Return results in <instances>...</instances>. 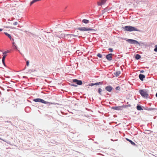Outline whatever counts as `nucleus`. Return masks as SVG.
<instances>
[{"label": "nucleus", "mask_w": 157, "mask_h": 157, "mask_svg": "<svg viewBox=\"0 0 157 157\" xmlns=\"http://www.w3.org/2000/svg\"><path fill=\"white\" fill-rule=\"evenodd\" d=\"M115 59L113 57H112V60H114Z\"/></svg>", "instance_id": "nucleus-47"}, {"label": "nucleus", "mask_w": 157, "mask_h": 157, "mask_svg": "<svg viewBox=\"0 0 157 157\" xmlns=\"http://www.w3.org/2000/svg\"><path fill=\"white\" fill-rule=\"evenodd\" d=\"M82 22L85 24H88L90 22V21L87 19H83L82 21Z\"/></svg>", "instance_id": "nucleus-18"}, {"label": "nucleus", "mask_w": 157, "mask_h": 157, "mask_svg": "<svg viewBox=\"0 0 157 157\" xmlns=\"http://www.w3.org/2000/svg\"><path fill=\"white\" fill-rule=\"evenodd\" d=\"M32 67H33L34 68V69L32 68L31 69H30V72H35V71L36 72V71H37L38 69L36 67V65H35L34 64L33 65Z\"/></svg>", "instance_id": "nucleus-13"}, {"label": "nucleus", "mask_w": 157, "mask_h": 157, "mask_svg": "<svg viewBox=\"0 0 157 157\" xmlns=\"http://www.w3.org/2000/svg\"><path fill=\"white\" fill-rule=\"evenodd\" d=\"M148 108L147 107H144V106L143 110L144 109V110H148Z\"/></svg>", "instance_id": "nucleus-39"}, {"label": "nucleus", "mask_w": 157, "mask_h": 157, "mask_svg": "<svg viewBox=\"0 0 157 157\" xmlns=\"http://www.w3.org/2000/svg\"><path fill=\"white\" fill-rule=\"evenodd\" d=\"M85 85L86 86H94V83H90L88 84H87L86 83L85 84Z\"/></svg>", "instance_id": "nucleus-26"}, {"label": "nucleus", "mask_w": 157, "mask_h": 157, "mask_svg": "<svg viewBox=\"0 0 157 157\" xmlns=\"http://www.w3.org/2000/svg\"><path fill=\"white\" fill-rule=\"evenodd\" d=\"M131 106V105L130 104L124 105L121 106L122 109H123L126 108L128 107H130Z\"/></svg>", "instance_id": "nucleus-21"}, {"label": "nucleus", "mask_w": 157, "mask_h": 157, "mask_svg": "<svg viewBox=\"0 0 157 157\" xmlns=\"http://www.w3.org/2000/svg\"><path fill=\"white\" fill-rule=\"evenodd\" d=\"M30 103H32V102L31 101H30Z\"/></svg>", "instance_id": "nucleus-51"}, {"label": "nucleus", "mask_w": 157, "mask_h": 157, "mask_svg": "<svg viewBox=\"0 0 157 157\" xmlns=\"http://www.w3.org/2000/svg\"><path fill=\"white\" fill-rule=\"evenodd\" d=\"M25 111L27 113H29V107L27 106L25 108Z\"/></svg>", "instance_id": "nucleus-25"}, {"label": "nucleus", "mask_w": 157, "mask_h": 157, "mask_svg": "<svg viewBox=\"0 0 157 157\" xmlns=\"http://www.w3.org/2000/svg\"><path fill=\"white\" fill-rule=\"evenodd\" d=\"M0 140H2L1 138H0Z\"/></svg>", "instance_id": "nucleus-54"}, {"label": "nucleus", "mask_w": 157, "mask_h": 157, "mask_svg": "<svg viewBox=\"0 0 157 157\" xmlns=\"http://www.w3.org/2000/svg\"><path fill=\"white\" fill-rule=\"evenodd\" d=\"M139 77L140 80L143 81L145 78V75L144 74H140L139 75Z\"/></svg>", "instance_id": "nucleus-14"}, {"label": "nucleus", "mask_w": 157, "mask_h": 157, "mask_svg": "<svg viewBox=\"0 0 157 157\" xmlns=\"http://www.w3.org/2000/svg\"><path fill=\"white\" fill-rule=\"evenodd\" d=\"M2 63H3V65L5 66V67H6V64H5V60H4V61H2Z\"/></svg>", "instance_id": "nucleus-38"}, {"label": "nucleus", "mask_w": 157, "mask_h": 157, "mask_svg": "<svg viewBox=\"0 0 157 157\" xmlns=\"http://www.w3.org/2000/svg\"><path fill=\"white\" fill-rule=\"evenodd\" d=\"M6 55H3L2 58V61L5 60V59L6 58Z\"/></svg>", "instance_id": "nucleus-37"}, {"label": "nucleus", "mask_w": 157, "mask_h": 157, "mask_svg": "<svg viewBox=\"0 0 157 157\" xmlns=\"http://www.w3.org/2000/svg\"><path fill=\"white\" fill-rule=\"evenodd\" d=\"M3 141L7 143L8 144H9V143L10 142L9 141H7V140H3L2 139V140Z\"/></svg>", "instance_id": "nucleus-40"}, {"label": "nucleus", "mask_w": 157, "mask_h": 157, "mask_svg": "<svg viewBox=\"0 0 157 157\" xmlns=\"http://www.w3.org/2000/svg\"><path fill=\"white\" fill-rule=\"evenodd\" d=\"M79 51V50H77V52Z\"/></svg>", "instance_id": "nucleus-52"}, {"label": "nucleus", "mask_w": 157, "mask_h": 157, "mask_svg": "<svg viewBox=\"0 0 157 157\" xmlns=\"http://www.w3.org/2000/svg\"><path fill=\"white\" fill-rule=\"evenodd\" d=\"M156 109L155 108H148V111H154Z\"/></svg>", "instance_id": "nucleus-28"}, {"label": "nucleus", "mask_w": 157, "mask_h": 157, "mask_svg": "<svg viewBox=\"0 0 157 157\" xmlns=\"http://www.w3.org/2000/svg\"><path fill=\"white\" fill-rule=\"evenodd\" d=\"M71 81H72V82H73V83H76L77 85H84L86 83L85 82L82 81V80H79L77 79H72Z\"/></svg>", "instance_id": "nucleus-5"}, {"label": "nucleus", "mask_w": 157, "mask_h": 157, "mask_svg": "<svg viewBox=\"0 0 157 157\" xmlns=\"http://www.w3.org/2000/svg\"><path fill=\"white\" fill-rule=\"evenodd\" d=\"M108 50L111 52H113V49L112 48H108Z\"/></svg>", "instance_id": "nucleus-35"}, {"label": "nucleus", "mask_w": 157, "mask_h": 157, "mask_svg": "<svg viewBox=\"0 0 157 157\" xmlns=\"http://www.w3.org/2000/svg\"><path fill=\"white\" fill-rule=\"evenodd\" d=\"M107 0H99L97 2L98 5V6H102L104 5L107 2Z\"/></svg>", "instance_id": "nucleus-8"}, {"label": "nucleus", "mask_w": 157, "mask_h": 157, "mask_svg": "<svg viewBox=\"0 0 157 157\" xmlns=\"http://www.w3.org/2000/svg\"><path fill=\"white\" fill-rule=\"evenodd\" d=\"M30 99H31V97H30Z\"/></svg>", "instance_id": "nucleus-50"}, {"label": "nucleus", "mask_w": 157, "mask_h": 157, "mask_svg": "<svg viewBox=\"0 0 157 157\" xmlns=\"http://www.w3.org/2000/svg\"><path fill=\"white\" fill-rule=\"evenodd\" d=\"M120 38L122 40H126V41L130 44H136L137 45H139V46H140L141 44L143 45H144V43L143 42L141 41L139 42L138 41L134 39H127V38L124 37H120Z\"/></svg>", "instance_id": "nucleus-1"}, {"label": "nucleus", "mask_w": 157, "mask_h": 157, "mask_svg": "<svg viewBox=\"0 0 157 157\" xmlns=\"http://www.w3.org/2000/svg\"><path fill=\"white\" fill-rule=\"evenodd\" d=\"M9 52H10V51L9 50H8L7 51H5L3 53V55H6V56H7V55H6L7 53Z\"/></svg>", "instance_id": "nucleus-31"}, {"label": "nucleus", "mask_w": 157, "mask_h": 157, "mask_svg": "<svg viewBox=\"0 0 157 157\" xmlns=\"http://www.w3.org/2000/svg\"><path fill=\"white\" fill-rule=\"evenodd\" d=\"M29 60H27L26 62V65L27 66H29Z\"/></svg>", "instance_id": "nucleus-41"}, {"label": "nucleus", "mask_w": 157, "mask_h": 157, "mask_svg": "<svg viewBox=\"0 0 157 157\" xmlns=\"http://www.w3.org/2000/svg\"><path fill=\"white\" fill-rule=\"evenodd\" d=\"M84 87V88H85V87H86L87 86H86L85 85H82Z\"/></svg>", "instance_id": "nucleus-49"}, {"label": "nucleus", "mask_w": 157, "mask_h": 157, "mask_svg": "<svg viewBox=\"0 0 157 157\" xmlns=\"http://www.w3.org/2000/svg\"><path fill=\"white\" fill-rule=\"evenodd\" d=\"M139 93L141 96L144 98H147L149 95L147 91L144 89H140L139 90Z\"/></svg>", "instance_id": "nucleus-4"}, {"label": "nucleus", "mask_w": 157, "mask_h": 157, "mask_svg": "<svg viewBox=\"0 0 157 157\" xmlns=\"http://www.w3.org/2000/svg\"><path fill=\"white\" fill-rule=\"evenodd\" d=\"M119 56H121L120 57H117L116 58V59H120L121 57H122L123 56V55H118Z\"/></svg>", "instance_id": "nucleus-42"}, {"label": "nucleus", "mask_w": 157, "mask_h": 157, "mask_svg": "<svg viewBox=\"0 0 157 157\" xmlns=\"http://www.w3.org/2000/svg\"><path fill=\"white\" fill-rule=\"evenodd\" d=\"M95 142V143H97V144H98V143H97V142Z\"/></svg>", "instance_id": "nucleus-53"}, {"label": "nucleus", "mask_w": 157, "mask_h": 157, "mask_svg": "<svg viewBox=\"0 0 157 157\" xmlns=\"http://www.w3.org/2000/svg\"><path fill=\"white\" fill-rule=\"evenodd\" d=\"M154 51L155 52H157V45H155V46Z\"/></svg>", "instance_id": "nucleus-34"}, {"label": "nucleus", "mask_w": 157, "mask_h": 157, "mask_svg": "<svg viewBox=\"0 0 157 157\" xmlns=\"http://www.w3.org/2000/svg\"><path fill=\"white\" fill-rule=\"evenodd\" d=\"M27 101H29L28 100H27Z\"/></svg>", "instance_id": "nucleus-57"}, {"label": "nucleus", "mask_w": 157, "mask_h": 157, "mask_svg": "<svg viewBox=\"0 0 157 157\" xmlns=\"http://www.w3.org/2000/svg\"><path fill=\"white\" fill-rule=\"evenodd\" d=\"M4 34L6 36L8 37L11 40V36L10 34H9L7 32H4Z\"/></svg>", "instance_id": "nucleus-22"}, {"label": "nucleus", "mask_w": 157, "mask_h": 157, "mask_svg": "<svg viewBox=\"0 0 157 157\" xmlns=\"http://www.w3.org/2000/svg\"><path fill=\"white\" fill-rule=\"evenodd\" d=\"M114 55V54L110 53L106 55V59L109 61H111L112 60V56Z\"/></svg>", "instance_id": "nucleus-7"}, {"label": "nucleus", "mask_w": 157, "mask_h": 157, "mask_svg": "<svg viewBox=\"0 0 157 157\" xmlns=\"http://www.w3.org/2000/svg\"><path fill=\"white\" fill-rule=\"evenodd\" d=\"M115 89L117 90H119L120 89V87L119 86H117L116 87Z\"/></svg>", "instance_id": "nucleus-36"}, {"label": "nucleus", "mask_w": 157, "mask_h": 157, "mask_svg": "<svg viewBox=\"0 0 157 157\" xmlns=\"http://www.w3.org/2000/svg\"><path fill=\"white\" fill-rule=\"evenodd\" d=\"M107 8H105L104 9L102 10V14H103L105 13L107 11Z\"/></svg>", "instance_id": "nucleus-32"}, {"label": "nucleus", "mask_w": 157, "mask_h": 157, "mask_svg": "<svg viewBox=\"0 0 157 157\" xmlns=\"http://www.w3.org/2000/svg\"><path fill=\"white\" fill-rule=\"evenodd\" d=\"M143 108L144 106L139 104H138L136 106L137 109L139 111L143 110Z\"/></svg>", "instance_id": "nucleus-11"}, {"label": "nucleus", "mask_w": 157, "mask_h": 157, "mask_svg": "<svg viewBox=\"0 0 157 157\" xmlns=\"http://www.w3.org/2000/svg\"><path fill=\"white\" fill-rule=\"evenodd\" d=\"M71 83H70V85L71 86H74V87H77V85L76 84L73 83V82H72V81L71 82Z\"/></svg>", "instance_id": "nucleus-29"}, {"label": "nucleus", "mask_w": 157, "mask_h": 157, "mask_svg": "<svg viewBox=\"0 0 157 157\" xmlns=\"http://www.w3.org/2000/svg\"><path fill=\"white\" fill-rule=\"evenodd\" d=\"M3 30L2 29H0V32L2 31Z\"/></svg>", "instance_id": "nucleus-46"}, {"label": "nucleus", "mask_w": 157, "mask_h": 157, "mask_svg": "<svg viewBox=\"0 0 157 157\" xmlns=\"http://www.w3.org/2000/svg\"><path fill=\"white\" fill-rule=\"evenodd\" d=\"M30 33V35L31 34L34 37L36 38V37H38V36L36 34H33L31 32Z\"/></svg>", "instance_id": "nucleus-33"}, {"label": "nucleus", "mask_w": 157, "mask_h": 157, "mask_svg": "<svg viewBox=\"0 0 157 157\" xmlns=\"http://www.w3.org/2000/svg\"><path fill=\"white\" fill-rule=\"evenodd\" d=\"M144 72V70H142L140 71V73L141 74V73H143Z\"/></svg>", "instance_id": "nucleus-44"}, {"label": "nucleus", "mask_w": 157, "mask_h": 157, "mask_svg": "<svg viewBox=\"0 0 157 157\" xmlns=\"http://www.w3.org/2000/svg\"><path fill=\"white\" fill-rule=\"evenodd\" d=\"M92 31L93 32H95L96 31V30L94 29H93L92 28L88 27V31Z\"/></svg>", "instance_id": "nucleus-23"}, {"label": "nucleus", "mask_w": 157, "mask_h": 157, "mask_svg": "<svg viewBox=\"0 0 157 157\" xmlns=\"http://www.w3.org/2000/svg\"><path fill=\"white\" fill-rule=\"evenodd\" d=\"M67 36H69L70 38H71L72 37H77L78 36V35H74V34H67Z\"/></svg>", "instance_id": "nucleus-17"}, {"label": "nucleus", "mask_w": 157, "mask_h": 157, "mask_svg": "<svg viewBox=\"0 0 157 157\" xmlns=\"http://www.w3.org/2000/svg\"><path fill=\"white\" fill-rule=\"evenodd\" d=\"M33 101L35 102H40L43 104H46L48 106H49L51 104H52V102L46 101L44 99L40 98H34L33 100Z\"/></svg>", "instance_id": "nucleus-3"}, {"label": "nucleus", "mask_w": 157, "mask_h": 157, "mask_svg": "<svg viewBox=\"0 0 157 157\" xmlns=\"http://www.w3.org/2000/svg\"><path fill=\"white\" fill-rule=\"evenodd\" d=\"M97 56L99 58H102L103 56L102 54L98 53L97 54Z\"/></svg>", "instance_id": "nucleus-27"}, {"label": "nucleus", "mask_w": 157, "mask_h": 157, "mask_svg": "<svg viewBox=\"0 0 157 157\" xmlns=\"http://www.w3.org/2000/svg\"><path fill=\"white\" fill-rule=\"evenodd\" d=\"M18 24V23L17 22H14L13 23V25H17Z\"/></svg>", "instance_id": "nucleus-43"}, {"label": "nucleus", "mask_w": 157, "mask_h": 157, "mask_svg": "<svg viewBox=\"0 0 157 157\" xmlns=\"http://www.w3.org/2000/svg\"><path fill=\"white\" fill-rule=\"evenodd\" d=\"M12 40L14 41V39H12Z\"/></svg>", "instance_id": "nucleus-55"}, {"label": "nucleus", "mask_w": 157, "mask_h": 157, "mask_svg": "<svg viewBox=\"0 0 157 157\" xmlns=\"http://www.w3.org/2000/svg\"><path fill=\"white\" fill-rule=\"evenodd\" d=\"M6 122H8V123H11V121H6Z\"/></svg>", "instance_id": "nucleus-45"}, {"label": "nucleus", "mask_w": 157, "mask_h": 157, "mask_svg": "<svg viewBox=\"0 0 157 157\" xmlns=\"http://www.w3.org/2000/svg\"><path fill=\"white\" fill-rule=\"evenodd\" d=\"M111 109L114 110L118 111L122 110L121 106H113L111 107Z\"/></svg>", "instance_id": "nucleus-10"}, {"label": "nucleus", "mask_w": 157, "mask_h": 157, "mask_svg": "<svg viewBox=\"0 0 157 157\" xmlns=\"http://www.w3.org/2000/svg\"><path fill=\"white\" fill-rule=\"evenodd\" d=\"M88 28L85 27H77L76 29L82 32H86L88 31Z\"/></svg>", "instance_id": "nucleus-6"}, {"label": "nucleus", "mask_w": 157, "mask_h": 157, "mask_svg": "<svg viewBox=\"0 0 157 157\" xmlns=\"http://www.w3.org/2000/svg\"><path fill=\"white\" fill-rule=\"evenodd\" d=\"M125 139L128 141L130 142V143L133 146H136L137 147H138V145L136 144L134 142L132 141L131 140L128 138H125Z\"/></svg>", "instance_id": "nucleus-12"}, {"label": "nucleus", "mask_w": 157, "mask_h": 157, "mask_svg": "<svg viewBox=\"0 0 157 157\" xmlns=\"http://www.w3.org/2000/svg\"><path fill=\"white\" fill-rule=\"evenodd\" d=\"M12 46L14 49L15 50L17 49V47L14 41L12 43Z\"/></svg>", "instance_id": "nucleus-20"}, {"label": "nucleus", "mask_w": 157, "mask_h": 157, "mask_svg": "<svg viewBox=\"0 0 157 157\" xmlns=\"http://www.w3.org/2000/svg\"><path fill=\"white\" fill-rule=\"evenodd\" d=\"M94 85L98 86L100 85H102L103 84V82H96L95 83H94Z\"/></svg>", "instance_id": "nucleus-19"}, {"label": "nucleus", "mask_w": 157, "mask_h": 157, "mask_svg": "<svg viewBox=\"0 0 157 157\" xmlns=\"http://www.w3.org/2000/svg\"><path fill=\"white\" fill-rule=\"evenodd\" d=\"M122 29L124 30V31L127 32H132L136 31L137 32H140V31L134 26H131L130 25H126L122 27Z\"/></svg>", "instance_id": "nucleus-2"}, {"label": "nucleus", "mask_w": 157, "mask_h": 157, "mask_svg": "<svg viewBox=\"0 0 157 157\" xmlns=\"http://www.w3.org/2000/svg\"><path fill=\"white\" fill-rule=\"evenodd\" d=\"M102 90L101 88H99L98 89V92L99 93V94L101 95H102V94L101 93Z\"/></svg>", "instance_id": "nucleus-24"}, {"label": "nucleus", "mask_w": 157, "mask_h": 157, "mask_svg": "<svg viewBox=\"0 0 157 157\" xmlns=\"http://www.w3.org/2000/svg\"><path fill=\"white\" fill-rule=\"evenodd\" d=\"M145 131L146 132H144V133H145V134H149L150 133H149L148 132H152V131H150V130H145Z\"/></svg>", "instance_id": "nucleus-30"}, {"label": "nucleus", "mask_w": 157, "mask_h": 157, "mask_svg": "<svg viewBox=\"0 0 157 157\" xmlns=\"http://www.w3.org/2000/svg\"><path fill=\"white\" fill-rule=\"evenodd\" d=\"M135 58L136 59L138 60L141 58V56L140 54H136L135 56Z\"/></svg>", "instance_id": "nucleus-16"}, {"label": "nucleus", "mask_w": 157, "mask_h": 157, "mask_svg": "<svg viewBox=\"0 0 157 157\" xmlns=\"http://www.w3.org/2000/svg\"><path fill=\"white\" fill-rule=\"evenodd\" d=\"M121 73V72L120 71H117L114 72L113 74L115 75L116 77H118L119 76Z\"/></svg>", "instance_id": "nucleus-15"}, {"label": "nucleus", "mask_w": 157, "mask_h": 157, "mask_svg": "<svg viewBox=\"0 0 157 157\" xmlns=\"http://www.w3.org/2000/svg\"><path fill=\"white\" fill-rule=\"evenodd\" d=\"M155 96L156 98H157V92H156V94H155Z\"/></svg>", "instance_id": "nucleus-48"}, {"label": "nucleus", "mask_w": 157, "mask_h": 157, "mask_svg": "<svg viewBox=\"0 0 157 157\" xmlns=\"http://www.w3.org/2000/svg\"><path fill=\"white\" fill-rule=\"evenodd\" d=\"M105 89L108 92H111L113 88L111 86L108 85L105 87Z\"/></svg>", "instance_id": "nucleus-9"}, {"label": "nucleus", "mask_w": 157, "mask_h": 157, "mask_svg": "<svg viewBox=\"0 0 157 157\" xmlns=\"http://www.w3.org/2000/svg\"><path fill=\"white\" fill-rule=\"evenodd\" d=\"M128 102L126 103L127 104H128Z\"/></svg>", "instance_id": "nucleus-56"}]
</instances>
